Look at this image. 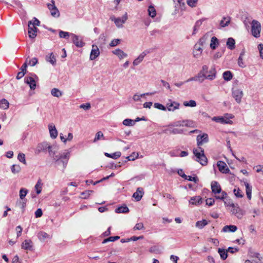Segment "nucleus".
<instances>
[{"label":"nucleus","instance_id":"7ed1b4c3","mask_svg":"<svg viewBox=\"0 0 263 263\" xmlns=\"http://www.w3.org/2000/svg\"><path fill=\"white\" fill-rule=\"evenodd\" d=\"M193 153L197 162H199L203 166L207 164L208 159L204 154L203 149L200 147L199 149H195L193 150Z\"/></svg>","mask_w":263,"mask_h":263},{"label":"nucleus","instance_id":"69168bd1","mask_svg":"<svg viewBox=\"0 0 263 263\" xmlns=\"http://www.w3.org/2000/svg\"><path fill=\"white\" fill-rule=\"evenodd\" d=\"M139 156L138 153H136L135 152L133 153L132 154L126 157V159L128 161H134L136 159L138 158Z\"/></svg>","mask_w":263,"mask_h":263},{"label":"nucleus","instance_id":"2eb2a0df","mask_svg":"<svg viewBox=\"0 0 263 263\" xmlns=\"http://www.w3.org/2000/svg\"><path fill=\"white\" fill-rule=\"evenodd\" d=\"M243 91L239 88H234L232 90V96L238 103H240L243 96Z\"/></svg>","mask_w":263,"mask_h":263},{"label":"nucleus","instance_id":"603ef678","mask_svg":"<svg viewBox=\"0 0 263 263\" xmlns=\"http://www.w3.org/2000/svg\"><path fill=\"white\" fill-rule=\"evenodd\" d=\"M135 124V121L130 119H126L123 120V124L125 126H132Z\"/></svg>","mask_w":263,"mask_h":263},{"label":"nucleus","instance_id":"37998d69","mask_svg":"<svg viewBox=\"0 0 263 263\" xmlns=\"http://www.w3.org/2000/svg\"><path fill=\"white\" fill-rule=\"evenodd\" d=\"M224 203L226 207H228L231 210V208H232L236 204H234L232 201L227 197L226 199H224Z\"/></svg>","mask_w":263,"mask_h":263},{"label":"nucleus","instance_id":"3c124183","mask_svg":"<svg viewBox=\"0 0 263 263\" xmlns=\"http://www.w3.org/2000/svg\"><path fill=\"white\" fill-rule=\"evenodd\" d=\"M21 168L19 165L13 164L11 167V170L13 174L18 173L21 171Z\"/></svg>","mask_w":263,"mask_h":263},{"label":"nucleus","instance_id":"f257e3e1","mask_svg":"<svg viewBox=\"0 0 263 263\" xmlns=\"http://www.w3.org/2000/svg\"><path fill=\"white\" fill-rule=\"evenodd\" d=\"M69 157L68 152H64L58 155H55L53 157V160L57 165H61L62 169L64 170L67 165Z\"/></svg>","mask_w":263,"mask_h":263},{"label":"nucleus","instance_id":"1a4fd4ad","mask_svg":"<svg viewBox=\"0 0 263 263\" xmlns=\"http://www.w3.org/2000/svg\"><path fill=\"white\" fill-rule=\"evenodd\" d=\"M201 41V39L197 44H195L193 49V55L196 59L199 58L202 54V42Z\"/></svg>","mask_w":263,"mask_h":263},{"label":"nucleus","instance_id":"4c0bfd02","mask_svg":"<svg viewBox=\"0 0 263 263\" xmlns=\"http://www.w3.org/2000/svg\"><path fill=\"white\" fill-rule=\"evenodd\" d=\"M9 103L8 101L5 99H3L0 100V108L3 109H7L9 108Z\"/></svg>","mask_w":263,"mask_h":263},{"label":"nucleus","instance_id":"9b49d317","mask_svg":"<svg viewBox=\"0 0 263 263\" xmlns=\"http://www.w3.org/2000/svg\"><path fill=\"white\" fill-rule=\"evenodd\" d=\"M38 78L35 75L31 77H26L25 78V82L29 85L31 89H35L36 88V83Z\"/></svg>","mask_w":263,"mask_h":263},{"label":"nucleus","instance_id":"423d86ee","mask_svg":"<svg viewBox=\"0 0 263 263\" xmlns=\"http://www.w3.org/2000/svg\"><path fill=\"white\" fill-rule=\"evenodd\" d=\"M231 213L238 219H241L246 214V211L240 208L238 204H236L230 210Z\"/></svg>","mask_w":263,"mask_h":263},{"label":"nucleus","instance_id":"09e8293b","mask_svg":"<svg viewBox=\"0 0 263 263\" xmlns=\"http://www.w3.org/2000/svg\"><path fill=\"white\" fill-rule=\"evenodd\" d=\"M148 13L149 16L154 17L156 15V11L153 6H149L148 9Z\"/></svg>","mask_w":263,"mask_h":263},{"label":"nucleus","instance_id":"8fccbe9b","mask_svg":"<svg viewBox=\"0 0 263 263\" xmlns=\"http://www.w3.org/2000/svg\"><path fill=\"white\" fill-rule=\"evenodd\" d=\"M28 191L25 188H22L20 189L19 192V196L21 200H24V198L27 194Z\"/></svg>","mask_w":263,"mask_h":263},{"label":"nucleus","instance_id":"dca6fc26","mask_svg":"<svg viewBox=\"0 0 263 263\" xmlns=\"http://www.w3.org/2000/svg\"><path fill=\"white\" fill-rule=\"evenodd\" d=\"M189 204L195 206H198L203 202V199L200 196L192 197L189 201Z\"/></svg>","mask_w":263,"mask_h":263},{"label":"nucleus","instance_id":"0e129e2a","mask_svg":"<svg viewBox=\"0 0 263 263\" xmlns=\"http://www.w3.org/2000/svg\"><path fill=\"white\" fill-rule=\"evenodd\" d=\"M121 40L119 39L112 40L109 44V46L111 47H115L120 44Z\"/></svg>","mask_w":263,"mask_h":263},{"label":"nucleus","instance_id":"6e6552de","mask_svg":"<svg viewBox=\"0 0 263 263\" xmlns=\"http://www.w3.org/2000/svg\"><path fill=\"white\" fill-rule=\"evenodd\" d=\"M248 256L253 263H263V256L258 252L249 250Z\"/></svg>","mask_w":263,"mask_h":263},{"label":"nucleus","instance_id":"cd10ccee","mask_svg":"<svg viewBox=\"0 0 263 263\" xmlns=\"http://www.w3.org/2000/svg\"><path fill=\"white\" fill-rule=\"evenodd\" d=\"M37 237L41 241H45L46 239H50L51 236L45 232H40L37 234Z\"/></svg>","mask_w":263,"mask_h":263},{"label":"nucleus","instance_id":"6e6d98bb","mask_svg":"<svg viewBox=\"0 0 263 263\" xmlns=\"http://www.w3.org/2000/svg\"><path fill=\"white\" fill-rule=\"evenodd\" d=\"M183 120L175 121L168 125L172 127H183Z\"/></svg>","mask_w":263,"mask_h":263},{"label":"nucleus","instance_id":"4468645a","mask_svg":"<svg viewBox=\"0 0 263 263\" xmlns=\"http://www.w3.org/2000/svg\"><path fill=\"white\" fill-rule=\"evenodd\" d=\"M70 36L71 37L73 43L77 47H82L84 46L85 43L83 42V39L81 37L73 33H71Z\"/></svg>","mask_w":263,"mask_h":263},{"label":"nucleus","instance_id":"9d476101","mask_svg":"<svg viewBox=\"0 0 263 263\" xmlns=\"http://www.w3.org/2000/svg\"><path fill=\"white\" fill-rule=\"evenodd\" d=\"M21 248L26 251H33L34 250V243L31 239H25L21 244Z\"/></svg>","mask_w":263,"mask_h":263},{"label":"nucleus","instance_id":"b1692460","mask_svg":"<svg viewBox=\"0 0 263 263\" xmlns=\"http://www.w3.org/2000/svg\"><path fill=\"white\" fill-rule=\"evenodd\" d=\"M208 142V136L206 134L202 135H198L197 137V142L198 146L201 145L203 143Z\"/></svg>","mask_w":263,"mask_h":263},{"label":"nucleus","instance_id":"5701e85b","mask_svg":"<svg viewBox=\"0 0 263 263\" xmlns=\"http://www.w3.org/2000/svg\"><path fill=\"white\" fill-rule=\"evenodd\" d=\"M50 136L52 139H55L58 136V131L55 125L53 123H50L48 125Z\"/></svg>","mask_w":263,"mask_h":263},{"label":"nucleus","instance_id":"412c9836","mask_svg":"<svg viewBox=\"0 0 263 263\" xmlns=\"http://www.w3.org/2000/svg\"><path fill=\"white\" fill-rule=\"evenodd\" d=\"M149 52L147 51H144L139 54V55L133 61V65L136 66L138 65L143 60L144 57Z\"/></svg>","mask_w":263,"mask_h":263},{"label":"nucleus","instance_id":"72a5a7b5","mask_svg":"<svg viewBox=\"0 0 263 263\" xmlns=\"http://www.w3.org/2000/svg\"><path fill=\"white\" fill-rule=\"evenodd\" d=\"M237 230V228L234 225L226 226L222 229L224 232H234Z\"/></svg>","mask_w":263,"mask_h":263},{"label":"nucleus","instance_id":"f8f14e48","mask_svg":"<svg viewBox=\"0 0 263 263\" xmlns=\"http://www.w3.org/2000/svg\"><path fill=\"white\" fill-rule=\"evenodd\" d=\"M208 69L209 67L207 65H204L202 67V69L201 71L198 73L197 76H196L197 81L200 83H202L205 79H206V78H205L206 72Z\"/></svg>","mask_w":263,"mask_h":263},{"label":"nucleus","instance_id":"39448f33","mask_svg":"<svg viewBox=\"0 0 263 263\" xmlns=\"http://www.w3.org/2000/svg\"><path fill=\"white\" fill-rule=\"evenodd\" d=\"M128 18L127 13L126 12L122 17H116L115 16H111L110 19L114 22L118 28H122L123 24L126 22Z\"/></svg>","mask_w":263,"mask_h":263},{"label":"nucleus","instance_id":"49530a36","mask_svg":"<svg viewBox=\"0 0 263 263\" xmlns=\"http://www.w3.org/2000/svg\"><path fill=\"white\" fill-rule=\"evenodd\" d=\"M218 252L221 257V258L224 260L226 259L228 257V252L227 251L224 249H222L220 248L218 249Z\"/></svg>","mask_w":263,"mask_h":263},{"label":"nucleus","instance_id":"aec40b11","mask_svg":"<svg viewBox=\"0 0 263 263\" xmlns=\"http://www.w3.org/2000/svg\"><path fill=\"white\" fill-rule=\"evenodd\" d=\"M217 165L218 167L219 171L222 173H228L230 171L227 165L223 161H218Z\"/></svg>","mask_w":263,"mask_h":263},{"label":"nucleus","instance_id":"ddd939ff","mask_svg":"<svg viewBox=\"0 0 263 263\" xmlns=\"http://www.w3.org/2000/svg\"><path fill=\"white\" fill-rule=\"evenodd\" d=\"M48 8L50 11L51 15L54 17H58L60 16V12L56 7L54 1L52 0L51 3L48 4Z\"/></svg>","mask_w":263,"mask_h":263},{"label":"nucleus","instance_id":"393cba45","mask_svg":"<svg viewBox=\"0 0 263 263\" xmlns=\"http://www.w3.org/2000/svg\"><path fill=\"white\" fill-rule=\"evenodd\" d=\"M144 194L143 189L140 187H138L135 193H134L133 197L136 199V201H140Z\"/></svg>","mask_w":263,"mask_h":263},{"label":"nucleus","instance_id":"5fc2aeb1","mask_svg":"<svg viewBox=\"0 0 263 263\" xmlns=\"http://www.w3.org/2000/svg\"><path fill=\"white\" fill-rule=\"evenodd\" d=\"M235 196L237 198H242L243 197V193L239 188H235L233 190Z\"/></svg>","mask_w":263,"mask_h":263},{"label":"nucleus","instance_id":"a19ab883","mask_svg":"<svg viewBox=\"0 0 263 263\" xmlns=\"http://www.w3.org/2000/svg\"><path fill=\"white\" fill-rule=\"evenodd\" d=\"M51 93L53 96L58 98L60 97L63 95L62 92L59 89L56 88H54L51 89Z\"/></svg>","mask_w":263,"mask_h":263},{"label":"nucleus","instance_id":"4d7b16f0","mask_svg":"<svg viewBox=\"0 0 263 263\" xmlns=\"http://www.w3.org/2000/svg\"><path fill=\"white\" fill-rule=\"evenodd\" d=\"M104 135L102 132L99 131L96 134L95 139L93 140V142H96L98 140H100L101 139H104Z\"/></svg>","mask_w":263,"mask_h":263},{"label":"nucleus","instance_id":"052dcab7","mask_svg":"<svg viewBox=\"0 0 263 263\" xmlns=\"http://www.w3.org/2000/svg\"><path fill=\"white\" fill-rule=\"evenodd\" d=\"M154 106L155 108L162 111L166 110V105L164 106L159 103H155L154 104Z\"/></svg>","mask_w":263,"mask_h":263},{"label":"nucleus","instance_id":"338daca9","mask_svg":"<svg viewBox=\"0 0 263 263\" xmlns=\"http://www.w3.org/2000/svg\"><path fill=\"white\" fill-rule=\"evenodd\" d=\"M254 170H255L257 173H262L263 175V165H258L255 166L253 167Z\"/></svg>","mask_w":263,"mask_h":263},{"label":"nucleus","instance_id":"c03bdc74","mask_svg":"<svg viewBox=\"0 0 263 263\" xmlns=\"http://www.w3.org/2000/svg\"><path fill=\"white\" fill-rule=\"evenodd\" d=\"M183 104L184 106L191 107H194L197 105L196 101L193 100L189 101H184Z\"/></svg>","mask_w":263,"mask_h":263},{"label":"nucleus","instance_id":"bb28decb","mask_svg":"<svg viewBox=\"0 0 263 263\" xmlns=\"http://www.w3.org/2000/svg\"><path fill=\"white\" fill-rule=\"evenodd\" d=\"M155 94V92H146L142 94H138V93H135L133 97V99L134 101H141V99L142 97L145 96H149V95H153Z\"/></svg>","mask_w":263,"mask_h":263},{"label":"nucleus","instance_id":"680f3d73","mask_svg":"<svg viewBox=\"0 0 263 263\" xmlns=\"http://www.w3.org/2000/svg\"><path fill=\"white\" fill-rule=\"evenodd\" d=\"M215 197L217 199L223 200L224 201L227 197V194L226 192L222 191L221 192V195H215Z\"/></svg>","mask_w":263,"mask_h":263},{"label":"nucleus","instance_id":"f3484780","mask_svg":"<svg viewBox=\"0 0 263 263\" xmlns=\"http://www.w3.org/2000/svg\"><path fill=\"white\" fill-rule=\"evenodd\" d=\"M100 55V50L98 47L95 44L92 45V49L90 52L89 59L90 60H94Z\"/></svg>","mask_w":263,"mask_h":263},{"label":"nucleus","instance_id":"f704fd0d","mask_svg":"<svg viewBox=\"0 0 263 263\" xmlns=\"http://www.w3.org/2000/svg\"><path fill=\"white\" fill-rule=\"evenodd\" d=\"M235 41L234 39L232 37H230L228 39L227 42V45L230 49H234L235 47Z\"/></svg>","mask_w":263,"mask_h":263},{"label":"nucleus","instance_id":"58836bf2","mask_svg":"<svg viewBox=\"0 0 263 263\" xmlns=\"http://www.w3.org/2000/svg\"><path fill=\"white\" fill-rule=\"evenodd\" d=\"M105 155L107 157L116 159L121 156V153L120 152H117L112 154L105 153Z\"/></svg>","mask_w":263,"mask_h":263},{"label":"nucleus","instance_id":"4be33fe9","mask_svg":"<svg viewBox=\"0 0 263 263\" xmlns=\"http://www.w3.org/2000/svg\"><path fill=\"white\" fill-rule=\"evenodd\" d=\"M212 192L214 194H219L221 192L220 185L216 181H212L211 183Z\"/></svg>","mask_w":263,"mask_h":263},{"label":"nucleus","instance_id":"a211bd4d","mask_svg":"<svg viewBox=\"0 0 263 263\" xmlns=\"http://www.w3.org/2000/svg\"><path fill=\"white\" fill-rule=\"evenodd\" d=\"M112 53L116 55L120 60H122L128 57V54L120 48H117L112 51Z\"/></svg>","mask_w":263,"mask_h":263},{"label":"nucleus","instance_id":"20e7f679","mask_svg":"<svg viewBox=\"0 0 263 263\" xmlns=\"http://www.w3.org/2000/svg\"><path fill=\"white\" fill-rule=\"evenodd\" d=\"M261 24L255 20H253L251 23V33L253 36L258 38L260 35Z\"/></svg>","mask_w":263,"mask_h":263},{"label":"nucleus","instance_id":"e2e57ef3","mask_svg":"<svg viewBox=\"0 0 263 263\" xmlns=\"http://www.w3.org/2000/svg\"><path fill=\"white\" fill-rule=\"evenodd\" d=\"M18 160L24 164H26L25 155L23 153H19L17 156Z\"/></svg>","mask_w":263,"mask_h":263},{"label":"nucleus","instance_id":"c756f323","mask_svg":"<svg viewBox=\"0 0 263 263\" xmlns=\"http://www.w3.org/2000/svg\"><path fill=\"white\" fill-rule=\"evenodd\" d=\"M50 146L49 143L47 142H43L38 144L36 147V151L38 153H40L46 149H48V147Z\"/></svg>","mask_w":263,"mask_h":263},{"label":"nucleus","instance_id":"2f4dec72","mask_svg":"<svg viewBox=\"0 0 263 263\" xmlns=\"http://www.w3.org/2000/svg\"><path fill=\"white\" fill-rule=\"evenodd\" d=\"M48 152L50 156L53 157L55 155L57 154L58 148L56 145H50L48 147Z\"/></svg>","mask_w":263,"mask_h":263},{"label":"nucleus","instance_id":"de8ad7c7","mask_svg":"<svg viewBox=\"0 0 263 263\" xmlns=\"http://www.w3.org/2000/svg\"><path fill=\"white\" fill-rule=\"evenodd\" d=\"M115 211L117 213H125L129 211V209L126 206H122L116 209Z\"/></svg>","mask_w":263,"mask_h":263},{"label":"nucleus","instance_id":"0eeeda50","mask_svg":"<svg viewBox=\"0 0 263 263\" xmlns=\"http://www.w3.org/2000/svg\"><path fill=\"white\" fill-rule=\"evenodd\" d=\"M180 104L179 102L172 99H168L166 103V110L170 112H174L180 108Z\"/></svg>","mask_w":263,"mask_h":263},{"label":"nucleus","instance_id":"a18cd8bd","mask_svg":"<svg viewBox=\"0 0 263 263\" xmlns=\"http://www.w3.org/2000/svg\"><path fill=\"white\" fill-rule=\"evenodd\" d=\"M206 224H208L207 221L205 219H203L202 220L197 221L196 223V227L201 229H202Z\"/></svg>","mask_w":263,"mask_h":263},{"label":"nucleus","instance_id":"473e14b6","mask_svg":"<svg viewBox=\"0 0 263 263\" xmlns=\"http://www.w3.org/2000/svg\"><path fill=\"white\" fill-rule=\"evenodd\" d=\"M231 21V18L229 16L224 17L220 21L219 25L221 27H224L229 25Z\"/></svg>","mask_w":263,"mask_h":263},{"label":"nucleus","instance_id":"79ce46f5","mask_svg":"<svg viewBox=\"0 0 263 263\" xmlns=\"http://www.w3.org/2000/svg\"><path fill=\"white\" fill-rule=\"evenodd\" d=\"M182 177L186 180L193 181L195 183H197L199 181V179L197 176L192 177L191 176H187L185 174H183V175H182Z\"/></svg>","mask_w":263,"mask_h":263},{"label":"nucleus","instance_id":"bf43d9fd","mask_svg":"<svg viewBox=\"0 0 263 263\" xmlns=\"http://www.w3.org/2000/svg\"><path fill=\"white\" fill-rule=\"evenodd\" d=\"M28 35L29 37L31 39H34L36 36V32L32 30L30 28L31 25H28Z\"/></svg>","mask_w":263,"mask_h":263},{"label":"nucleus","instance_id":"6ab92c4d","mask_svg":"<svg viewBox=\"0 0 263 263\" xmlns=\"http://www.w3.org/2000/svg\"><path fill=\"white\" fill-rule=\"evenodd\" d=\"M216 76V70L214 66H212L209 71L206 72L205 78L209 80H213Z\"/></svg>","mask_w":263,"mask_h":263},{"label":"nucleus","instance_id":"f03ea898","mask_svg":"<svg viewBox=\"0 0 263 263\" xmlns=\"http://www.w3.org/2000/svg\"><path fill=\"white\" fill-rule=\"evenodd\" d=\"M234 118V116L231 114H225L222 116L214 117L212 120L217 123H220L223 124H230L233 123L232 119Z\"/></svg>","mask_w":263,"mask_h":263},{"label":"nucleus","instance_id":"13d9d810","mask_svg":"<svg viewBox=\"0 0 263 263\" xmlns=\"http://www.w3.org/2000/svg\"><path fill=\"white\" fill-rule=\"evenodd\" d=\"M93 191L92 190H86L81 193V195L83 196L82 198L84 199H87L90 195L93 193Z\"/></svg>","mask_w":263,"mask_h":263},{"label":"nucleus","instance_id":"7c9ffc66","mask_svg":"<svg viewBox=\"0 0 263 263\" xmlns=\"http://www.w3.org/2000/svg\"><path fill=\"white\" fill-rule=\"evenodd\" d=\"M168 128L166 131L169 132L170 134H181L183 133V130L182 129L174 128L175 127L168 126Z\"/></svg>","mask_w":263,"mask_h":263},{"label":"nucleus","instance_id":"ea45409f","mask_svg":"<svg viewBox=\"0 0 263 263\" xmlns=\"http://www.w3.org/2000/svg\"><path fill=\"white\" fill-rule=\"evenodd\" d=\"M223 78L224 80L229 81L232 79L233 74L230 71H226L223 73Z\"/></svg>","mask_w":263,"mask_h":263},{"label":"nucleus","instance_id":"e433bc0d","mask_svg":"<svg viewBox=\"0 0 263 263\" xmlns=\"http://www.w3.org/2000/svg\"><path fill=\"white\" fill-rule=\"evenodd\" d=\"M218 44V40L215 36H213L211 40L210 47L215 49Z\"/></svg>","mask_w":263,"mask_h":263},{"label":"nucleus","instance_id":"a878e982","mask_svg":"<svg viewBox=\"0 0 263 263\" xmlns=\"http://www.w3.org/2000/svg\"><path fill=\"white\" fill-rule=\"evenodd\" d=\"M244 185L246 187V195L249 200H251L252 198V187L247 182H244Z\"/></svg>","mask_w":263,"mask_h":263},{"label":"nucleus","instance_id":"c85d7f7f","mask_svg":"<svg viewBox=\"0 0 263 263\" xmlns=\"http://www.w3.org/2000/svg\"><path fill=\"white\" fill-rule=\"evenodd\" d=\"M46 60L53 66H54L56 64L57 60L55 55L52 52L50 53L49 55H46Z\"/></svg>","mask_w":263,"mask_h":263},{"label":"nucleus","instance_id":"c9c22d12","mask_svg":"<svg viewBox=\"0 0 263 263\" xmlns=\"http://www.w3.org/2000/svg\"><path fill=\"white\" fill-rule=\"evenodd\" d=\"M42 186L43 184L42 181L40 179H39L34 186V189L37 194H40L41 193L42 190Z\"/></svg>","mask_w":263,"mask_h":263},{"label":"nucleus","instance_id":"774afa93","mask_svg":"<svg viewBox=\"0 0 263 263\" xmlns=\"http://www.w3.org/2000/svg\"><path fill=\"white\" fill-rule=\"evenodd\" d=\"M258 50L259 52L260 57L263 59V44L260 43L258 45Z\"/></svg>","mask_w":263,"mask_h":263},{"label":"nucleus","instance_id":"864d4df0","mask_svg":"<svg viewBox=\"0 0 263 263\" xmlns=\"http://www.w3.org/2000/svg\"><path fill=\"white\" fill-rule=\"evenodd\" d=\"M183 126L194 127L195 126V122L191 120H184Z\"/></svg>","mask_w":263,"mask_h":263}]
</instances>
